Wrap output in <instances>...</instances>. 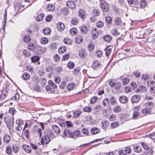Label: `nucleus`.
<instances>
[{
    "mask_svg": "<svg viewBox=\"0 0 155 155\" xmlns=\"http://www.w3.org/2000/svg\"><path fill=\"white\" fill-rule=\"evenodd\" d=\"M91 132L93 134H95L98 132V129L97 127H94L91 129Z\"/></svg>",
    "mask_w": 155,
    "mask_h": 155,
    "instance_id": "obj_41",
    "label": "nucleus"
},
{
    "mask_svg": "<svg viewBox=\"0 0 155 155\" xmlns=\"http://www.w3.org/2000/svg\"><path fill=\"white\" fill-rule=\"evenodd\" d=\"M9 112L12 115H13L16 112V111L14 108H11L9 110Z\"/></svg>",
    "mask_w": 155,
    "mask_h": 155,
    "instance_id": "obj_59",
    "label": "nucleus"
},
{
    "mask_svg": "<svg viewBox=\"0 0 155 155\" xmlns=\"http://www.w3.org/2000/svg\"><path fill=\"white\" fill-rule=\"evenodd\" d=\"M79 22V20L76 17H73L71 20V23L74 25L78 24Z\"/></svg>",
    "mask_w": 155,
    "mask_h": 155,
    "instance_id": "obj_22",
    "label": "nucleus"
},
{
    "mask_svg": "<svg viewBox=\"0 0 155 155\" xmlns=\"http://www.w3.org/2000/svg\"><path fill=\"white\" fill-rule=\"evenodd\" d=\"M67 66L68 68L72 69L74 68V64L73 62L71 61H69L67 64Z\"/></svg>",
    "mask_w": 155,
    "mask_h": 155,
    "instance_id": "obj_40",
    "label": "nucleus"
},
{
    "mask_svg": "<svg viewBox=\"0 0 155 155\" xmlns=\"http://www.w3.org/2000/svg\"><path fill=\"white\" fill-rule=\"evenodd\" d=\"M115 21L116 25H119L121 23V21L118 17H116L115 19Z\"/></svg>",
    "mask_w": 155,
    "mask_h": 155,
    "instance_id": "obj_44",
    "label": "nucleus"
},
{
    "mask_svg": "<svg viewBox=\"0 0 155 155\" xmlns=\"http://www.w3.org/2000/svg\"><path fill=\"white\" fill-rule=\"evenodd\" d=\"M102 123V128L103 129L106 128L109 125L108 122L107 121H103Z\"/></svg>",
    "mask_w": 155,
    "mask_h": 155,
    "instance_id": "obj_37",
    "label": "nucleus"
},
{
    "mask_svg": "<svg viewBox=\"0 0 155 155\" xmlns=\"http://www.w3.org/2000/svg\"><path fill=\"white\" fill-rule=\"evenodd\" d=\"M22 148L27 153H29L31 152V147L27 145H24L22 146Z\"/></svg>",
    "mask_w": 155,
    "mask_h": 155,
    "instance_id": "obj_14",
    "label": "nucleus"
},
{
    "mask_svg": "<svg viewBox=\"0 0 155 155\" xmlns=\"http://www.w3.org/2000/svg\"><path fill=\"white\" fill-rule=\"evenodd\" d=\"M94 45L93 44H89L87 46V49L90 51H92L94 49Z\"/></svg>",
    "mask_w": 155,
    "mask_h": 155,
    "instance_id": "obj_48",
    "label": "nucleus"
},
{
    "mask_svg": "<svg viewBox=\"0 0 155 155\" xmlns=\"http://www.w3.org/2000/svg\"><path fill=\"white\" fill-rule=\"evenodd\" d=\"M100 65V63L98 61H96L93 62L92 65V67L94 69L98 67Z\"/></svg>",
    "mask_w": 155,
    "mask_h": 155,
    "instance_id": "obj_26",
    "label": "nucleus"
},
{
    "mask_svg": "<svg viewBox=\"0 0 155 155\" xmlns=\"http://www.w3.org/2000/svg\"><path fill=\"white\" fill-rule=\"evenodd\" d=\"M110 33L112 34L115 36H117L119 35V33L117 31V30L116 28L111 30Z\"/></svg>",
    "mask_w": 155,
    "mask_h": 155,
    "instance_id": "obj_27",
    "label": "nucleus"
},
{
    "mask_svg": "<svg viewBox=\"0 0 155 155\" xmlns=\"http://www.w3.org/2000/svg\"><path fill=\"white\" fill-rule=\"evenodd\" d=\"M43 33L46 35H49L51 32V30L50 28H46L43 29Z\"/></svg>",
    "mask_w": 155,
    "mask_h": 155,
    "instance_id": "obj_23",
    "label": "nucleus"
},
{
    "mask_svg": "<svg viewBox=\"0 0 155 155\" xmlns=\"http://www.w3.org/2000/svg\"><path fill=\"white\" fill-rule=\"evenodd\" d=\"M109 104V100L107 98L103 99L102 101V104L104 106H107Z\"/></svg>",
    "mask_w": 155,
    "mask_h": 155,
    "instance_id": "obj_19",
    "label": "nucleus"
},
{
    "mask_svg": "<svg viewBox=\"0 0 155 155\" xmlns=\"http://www.w3.org/2000/svg\"><path fill=\"white\" fill-rule=\"evenodd\" d=\"M53 67L52 65H49L47 66L46 69V71L48 72H51L52 71Z\"/></svg>",
    "mask_w": 155,
    "mask_h": 155,
    "instance_id": "obj_58",
    "label": "nucleus"
},
{
    "mask_svg": "<svg viewBox=\"0 0 155 155\" xmlns=\"http://www.w3.org/2000/svg\"><path fill=\"white\" fill-rule=\"evenodd\" d=\"M41 42L43 44H45L48 42V39L47 38H42L41 39Z\"/></svg>",
    "mask_w": 155,
    "mask_h": 155,
    "instance_id": "obj_42",
    "label": "nucleus"
},
{
    "mask_svg": "<svg viewBox=\"0 0 155 155\" xmlns=\"http://www.w3.org/2000/svg\"><path fill=\"white\" fill-rule=\"evenodd\" d=\"M110 102L111 105H114L116 103V99L114 97H112L110 99Z\"/></svg>",
    "mask_w": 155,
    "mask_h": 155,
    "instance_id": "obj_52",
    "label": "nucleus"
},
{
    "mask_svg": "<svg viewBox=\"0 0 155 155\" xmlns=\"http://www.w3.org/2000/svg\"><path fill=\"white\" fill-rule=\"evenodd\" d=\"M119 123L117 121H114L111 125V128H114L117 127L119 125Z\"/></svg>",
    "mask_w": 155,
    "mask_h": 155,
    "instance_id": "obj_54",
    "label": "nucleus"
},
{
    "mask_svg": "<svg viewBox=\"0 0 155 155\" xmlns=\"http://www.w3.org/2000/svg\"><path fill=\"white\" fill-rule=\"evenodd\" d=\"M78 13L80 17L82 19H84L85 18V12L83 9H81L79 10Z\"/></svg>",
    "mask_w": 155,
    "mask_h": 155,
    "instance_id": "obj_17",
    "label": "nucleus"
},
{
    "mask_svg": "<svg viewBox=\"0 0 155 155\" xmlns=\"http://www.w3.org/2000/svg\"><path fill=\"white\" fill-rule=\"evenodd\" d=\"M91 35L93 38L95 39L97 38L98 36V34L97 32L96 28H95L94 30H93L91 32Z\"/></svg>",
    "mask_w": 155,
    "mask_h": 155,
    "instance_id": "obj_25",
    "label": "nucleus"
},
{
    "mask_svg": "<svg viewBox=\"0 0 155 155\" xmlns=\"http://www.w3.org/2000/svg\"><path fill=\"white\" fill-rule=\"evenodd\" d=\"M75 86V84H69L67 86V89L69 90H71Z\"/></svg>",
    "mask_w": 155,
    "mask_h": 155,
    "instance_id": "obj_50",
    "label": "nucleus"
},
{
    "mask_svg": "<svg viewBox=\"0 0 155 155\" xmlns=\"http://www.w3.org/2000/svg\"><path fill=\"white\" fill-rule=\"evenodd\" d=\"M30 74L27 73L23 74L22 76V78L25 80H28L30 78Z\"/></svg>",
    "mask_w": 155,
    "mask_h": 155,
    "instance_id": "obj_28",
    "label": "nucleus"
},
{
    "mask_svg": "<svg viewBox=\"0 0 155 155\" xmlns=\"http://www.w3.org/2000/svg\"><path fill=\"white\" fill-rule=\"evenodd\" d=\"M31 40L30 38L29 35L25 36L23 38V41L26 43L29 42Z\"/></svg>",
    "mask_w": 155,
    "mask_h": 155,
    "instance_id": "obj_45",
    "label": "nucleus"
},
{
    "mask_svg": "<svg viewBox=\"0 0 155 155\" xmlns=\"http://www.w3.org/2000/svg\"><path fill=\"white\" fill-rule=\"evenodd\" d=\"M77 30L75 28H73L70 30V33L72 35H74L77 33Z\"/></svg>",
    "mask_w": 155,
    "mask_h": 155,
    "instance_id": "obj_51",
    "label": "nucleus"
},
{
    "mask_svg": "<svg viewBox=\"0 0 155 155\" xmlns=\"http://www.w3.org/2000/svg\"><path fill=\"white\" fill-rule=\"evenodd\" d=\"M14 9L15 13H17L20 9V5L18 3H16L14 5Z\"/></svg>",
    "mask_w": 155,
    "mask_h": 155,
    "instance_id": "obj_35",
    "label": "nucleus"
},
{
    "mask_svg": "<svg viewBox=\"0 0 155 155\" xmlns=\"http://www.w3.org/2000/svg\"><path fill=\"white\" fill-rule=\"evenodd\" d=\"M6 152L7 153L10 154L12 152V150L11 147L10 146L7 147L6 150Z\"/></svg>",
    "mask_w": 155,
    "mask_h": 155,
    "instance_id": "obj_55",
    "label": "nucleus"
},
{
    "mask_svg": "<svg viewBox=\"0 0 155 155\" xmlns=\"http://www.w3.org/2000/svg\"><path fill=\"white\" fill-rule=\"evenodd\" d=\"M101 7L102 11L105 12H107L109 9L108 5L105 2L103 1L100 2Z\"/></svg>",
    "mask_w": 155,
    "mask_h": 155,
    "instance_id": "obj_4",
    "label": "nucleus"
},
{
    "mask_svg": "<svg viewBox=\"0 0 155 155\" xmlns=\"http://www.w3.org/2000/svg\"><path fill=\"white\" fill-rule=\"evenodd\" d=\"M152 32V30H146L144 31H142L143 34L144 35H147L151 33Z\"/></svg>",
    "mask_w": 155,
    "mask_h": 155,
    "instance_id": "obj_53",
    "label": "nucleus"
},
{
    "mask_svg": "<svg viewBox=\"0 0 155 155\" xmlns=\"http://www.w3.org/2000/svg\"><path fill=\"white\" fill-rule=\"evenodd\" d=\"M66 5L71 9H74L76 5L74 3L71 1H69L66 2Z\"/></svg>",
    "mask_w": 155,
    "mask_h": 155,
    "instance_id": "obj_8",
    "label": "nucleus"
},
{
    "mask_svg": "<svg viewBox=\"0 0 155 155\" xmlns=\"http://www.w3.org/2000/svg\"><path fill=\"white\" fill-rule=\"evenodd\" d=\"M91 107L90 106L85 107L83 109V110L84 112H90L91 111Z\"/></svg>",
    "mask_w": 155,
    "mask_h": 155,
    "instance_id": "obj_56",
    "label": "nucleus"
},
{
    "mask_svg": "<svg viewBox=\"0 0 155 155\" xmlns=\"http://www.w3.org/2000/svg\"><path fill=\"white\" fill-rule=\"evenodd\" d=\"M92 14L94 16H98L100 14L99 10L97 9H94L93 11Z\"/></svg>",
    "mask_w": 155,
    "mask_h": 155,
    "instance_id": "obj_38",
    "label": "nucleus"
},
{
    "mask_svg": "<svg viewBox=\"0 0 155 155\" xmlns=\"http://www.w3.org/2000/svg\"><path fill=\"white\" fill-rule=\"evenodd\" d=\"M148 137L153 140L155 139V133H153L148 135Z\"/></svg>",
    "mask_w": 155,
    "mask_h": 155,
    "instance_id": "obj_64",
    "label": "nucleus"
},
{
    "mask_svg": "<svg viewBox=\"0 0 155 155\" xmlns=\"http://www.w3.org/2000/svg\"><path fill=\"white\" fill-rule=\"evenodd\" d=\"M83 40V38L80 35H78L75 38V42L77 43H80L82 42Z\"/></svg>",
    "mask_w": 155,
    "mask_h": 155,
    "instance_id": "obj_18",
    "label": "nucleus"
},
{
    "mask_svg": "<svg viewBox=\"0 0 155 155\" xmlns=\"http://www.w3.org/2000/svg\"><path fill=\"white\" fill-rule=\"evenodd\" d=\"M31 61L32 62H36L40 60V58L38 56H34L31 58Z\"/></svg>",
    "mask_w": 155,
    "mask_h": 155,
    "instance_id": "obj_30",
    "label": "nucleus"
},
{
    "mask_svg": "<svg viewBox=\"0 0 155 155\" xmlns=\"http://www.w3.org/2000/svg\"><path fill=\"white\" fill-rule=\"evenodd\" d=\"M140 96L139 95H135L133 96L131 99V101L133 103H137L140 99Z\"/></svg>",
    "mask_w": 155,
    "mask_h": 155,
    "instance_id": "obj_9",
    "label": "nucleus"
},
{
    "mask_svg": "<svg viewBox=\"0 0 155 155\" xmlns=\"http://www.w3.org/2000/svg\"><path fill=\"white\" fill-rule=\"evenodd\" d=\"M80 133V130H76L74 131L73 133L72 131L71 133L69 132V134H68L67 135L70 136V137L76 138L78 137Z\"/></svg>",
    "mask_w": 155,
    "mask_h": 155,
    "instance_id": "obj_5",
    "label": "nucleus"
},
{
    "mask_svg": "<svg viewBox=\"0 0 155 155\" xmlns=\"http://www.w3.org/2000/svg\"><path fill=\"white\" fill-rule=\"evenodd\" d=\"M121 108L119 106H116L113 109V111L115 113H119L121 110Z\"/></svg>",
    "mask_w": 155,
    "mask_h": 155,
    "instance_id": "obj_29",
    "label": "nucleus"
},
{
    "mask_svg": "<svg viewBox=\"0 0 155 155\" xmlns=\"http://www.w3.org/2000/svg\"><path fill=\"white\" fill-rule=\"evenodd\" d=\"M16 123L18 126H22L24 124L23 121L22 120L19 119L17 120Z\"/></svg>",
    "mask_w": 155,
    "mask_h": 155,
    "instance_id": "obj_62",
    "label": "nucleus"
},
{
    "mask_svg": "<svg viewBox=\"0 0 155 155\" xmlns=\"http://www.w3.org/2000/svg\"><path fill=\"white\" fill-rule=\"evenodd\" d=\"M137 87V85L136 83L134 82H132L130 84V87L132 90H134Z\"/></svg>",
    "mask_w": 155,
    "mask_h": 155,
    "instance_id": "obj_60",
    "label": "nucleus"
},
{
    "mask_svg": "<svg viewBox=\"0 0 155 155\" xmlns=\"http://www.w3.org/2000/svg\"><path fill=\"white\" fill-rule=\"evenodd\" d=\"M80 68L79 67L74 69L73 71V73L74 74H78L79 72Z\"/></svg>",
    "mask_w": 155,
    "mask_h": 155,
    "instance_id": "obj_61",
    "label": "nucleus"
},
{
    "mask_svg": "<svg viewBox=\"0 0 155 155\" xmlns=\"http://www.w3.org/2000/svg\"><path fill=\"white\" fill-rule=\"evenodd\" d=\"M145 108L142 110L143 114L147 115L150 113L151 109L153 107L154 104L153 102L148 101L144 104Z\"/></svg>",
    "mask_w": 155,
    "mask_h": 155,
    "instance_id": "obj_1",
    "label": "nucleus"
},
{
    "mask_svg": "<svg viewBox=\"0 0 155 155\" xmlns=\"http://www.w3.org/2000/svg\"><path fill=\"white\" fill-rule=\"evenodd\" d=\"M13 151L15 153H16L18 152L19 150L18 148V146L15 144H14L12 145Z\"/></svg>",
    "mask_w": 155,
    "mask_h": 155,
    "instance_id": "obj_43",
    "label": "nucleus"
},
{
    "mask_svg": "<svg viewBox=\"0 0 155 155\" xmlns=\"http://www.w3.org/2000/svg\"><path fill=\"white\" fill-rule=\"evenodd\" d=\"M3 140L5 143H8L11 140L10 137L9 135L5 134L3 136Z\"/></svg>",
    "mask_w": 155,
    "mask_h": 155,
    "instance_id": "obj_13",
    "label": "nucleus"
},
{
    "mask_svg": "<svg viewBox=\"0 0 155 155\" xmlns=\"http://www.w3.org/2000/svg\"><path fill=\"white\" fill-rule=\"evenodd\" d=\"M53 130L56 134H59L61 132V129L57 125H53L52 127Z\"/></svg>",
    "mask_w": 155,
    "mask_h": 155,
    "instance_id": "obj_11",
    "label": "nucleus"
},
{
    "mask_svg": "<svg viewBox=\"0 0 155 155\" xmlns=\"http://www.w3.org/2000/svg\"><path fill=\"white\" fill-rule=\"evenodd\" d=\"M86 55V52L84 50H82L79 52V55L82 58H84Z\"/></svg>",
    "mask_w": 155,
    "mask_h": 155,
    "instance_id": "obj_24",
    "label": "nucleus"
},
{
    "mask_svg": "<svg viewBox=\"0 0 155 155\" xmlns=\"http://www.w3.org/2000/svg\"><path fill=\"white\" fill-rule=\"evenodd\" d=\"M62 11L63 14L64 15H67L69 13L68 10L67 8H64L62 10Z\"/></svg>",
    "mask_w": 155,
    "mask_h": 155,
    "instance_id": "obj_63",
    "label": "nucleus"
},
{
    "mask_svg": "<svg viewBox=\"0 0 155 155\" xmlns=\"http://www.w3.org/2000/svg\"><path fill=\"white\" fill-rule=\"evenodd\" d=\"M81 31L84 33H86L88 31L87 27L85 26H82L81 28Z\"/></svg>",
    "mask_w": 155,
    "mask_h": 155,
    "instance_id": "obj_46",
    "label": "nucleus"
},
{
    "mask_svg": "<svg viewBox=\"0 0 155 155\" xmlns=\"http://www.w3.org/2000/svg\"><path fill=\"white\" fill-rule=\"evenodd\" d=\"M5 122L6 123L7 126L9 129H11V127H13L14 125V118L13 117H11L9 119H6L5 117Z\"/></svg>",
    "mask_w": 155,
    "mask_h": 155,
    "instance_id": "obj_3",
    "label": "nucleus"
},
{
    "mask_svg": "<svg viewBox=\"0 0 155 155\" xmlns=\"http://www.w3.org/2000/svg\"><path fill=\"white\" fill-rule=\"evenodd\" d=\"M106 21L107 25H111V24L112 18L108 16L106 18Z\"/></svg>",
    "mask_w": 155,
    "mask_h": 155,
    "instance_id": "obj_39",
    "label": "nucleus"
},
{
    "mask_svg": "<svg viewBox=\"0 0 155 155\" xmlns=\"http://www.w3.org/2000/svg\"><path fill=\"white\" fill-rule=\"evenodd\" d=\"M64 43L68 45H70L71 44L72 41L71 39L68 38H65L63 40Z\"/></svg>",
    "mask_w": 155,
    "mask_h": 155,
    "instance_id": "obj_32",
    "label": "nucleus"
},
{
    "mask_svg": "<svg viewBox=\"0 0 155 155\" xmlns=\"http://www.w3.org/2000/svg\"><path fill=\"white\" fill-rule=\"evenodd\" d=\"M121 87V84L119 83H116L114 84V87L115 89L117 90L120 89Z\"/></svg>",
    "mask_w": 155,
    "mask_h": 155,
    "instance_id": "obj_49",
    "label": "nucleus"
},
{
    "mask_svg": "<svg viewBox=\"0 0 155 155\" xmlns=\"http://www.w3.org/2000/svg\"><path fill=\"white\" fill-rule=\"evenodd\" d=\"M56 85L52 80H49L48 82V85L45 87L47 91H49L50 93H53L55 91V89L57 88Z\"/></svg>",
    "mask_w": 155,
    "mask_h": 155,
    "instance_id": "obj_2",
    "label": "nucleus"
},
{
    "mask_svg": "<svg viewBox=\"0 0 155 155\" xmlns=\"http://www.w3.org/2000/svg\"><path fill=\"white\" fill-rule=\"evenodd\" d=\"M96 25L97 28H101L103 26L104 23L102 21H99L97 22Z\"/></svg>",
    "mask_w": 155,
    "mask_h": 155,
    "instance_id": "obj_57",
    "label": "nucleus"
},
{
    "mask_svg": "<svg viewBox=\"0 0 155 155\" xmlns=\"http://www.w3.org/2000/svg\"><path fill=\"white\" fill-rule=\"evenodd\" d=\"M44 16V14H41L37 16V17L36 18V20L38 21H41L43 20Z\"/></svg>",
    "mask_w": 155,
    "mask_h": 155,
    "instance_id": "obj_36",
    "label": "nucleus"
},
{
    "mask_svg": "<svg viewBox=\"0 0 155 155\" xmlns=\"http://www.w3.org/2000/svg\"><path fill=\"white\" fill-rule=\"evenodd\" d=\"M147 2L146 0H141L140 2V7L141 8H143L145 6Z\"/></svg>",
    "mask_w": 155,
    "mask_h": 155,
    "instance_id": "obj_34",
    "label": "nucleus"
},
{
    "mask_svg": "<svg viewBox=\"0 0 155 155\" xmlns=\"http://www.w3.org/2000/svg\"><path fill=\"white\" fill-rule=\"evenodd\" d=\"M47 9L49 11H53L54 10L55 7L53 5L49 4L48 5Z\"/></svg>",
    "mask_w": 155,
    "mask_h": 155,
    "instance_id": "obj_33",
    "label": "nucleus"
},
{
    "mask_svg": "<svg viewBox=\"0 0 155 155\" xmlns=\"http://www.w3.org/2000/svg\"><path fill=\"white\" fill-rule=\"evenodd\" d=\"M104 40L107 42H110L112 39L111 36L108 35H106L103 36Z\"/></svg>",
    "mask_w": 155,
    "mask_h": 155,
    "instance_id": "obj_16",
    "label": "nucleus"
},
{
    "mask_svg": "<svg viewBox=\"0 0 155 155\" xmlns=\"http://www.w3.org/2000/svg\"><path fill=\"white\" fill-rule=\"evenodd\" d=\"M150 83V82H148V84H149ZM154 84V85L155 84V81H152L150 82V87H151L150 89V91L151 93L155 94V87H151L152 86L151 85V84L152 85L153 84Z\"/></svg>",
    "mask_w": 155,
    "mask_h": 155,
    "instance_id": "obj_12",
    "label": "nucleus"
},
{
    "mask_svg": "<svg viewBox=\"0 0 155 155\" xmlns=\"http://www.w3.org/2000/svg\"><path fill=\"white\" fill-rule=\"evenodd\" d=\"M141 149H142L141 147L138 146H136L134 148V152L137 153H140L141 152Z\"/></svg>",
    "mask_w": 155,
    "mask_h": 155,
    "instance_id": "obj_31",
    "label": "nucleus"
},
{
    "mask_svg": "<svg viewBox=\"0 0 155 155\" xmlns=\"http://www.w3.org/2000/svg\"><path fill=\"white\" fill-rule=\"evenodd\" d=\"M119 101L122 103H125L128 101V98L126 96H121L119 98Z\"/></svg>",
    "mask_w": 155,
    "mask_h": 155,
    "instance_id": "obj_15",
    "label": "nucleus"
},
{
    "mask_svg": "<svg viewBox=\"0 0 155 155\" xmlns=\"http://www.w3.org/2000/svg\"><path fill=\"white\" fill-rule=\"evenodd\" d=\"M141 106L142 105H138L135 107L134 109V112L133 115V119H136L139 116V112L136 111V110H140V109L141 108Z\"/></svg>",
    "mask_w": 155,
    "mask_h": 155,
    "instance_id": "obj_6",
    "label": "nucleus"
},
{
    "mask_svg": "<svg viewBox=\"0 0 155 155\" xmlns=\"http://www.w3.org/2000/svg\"><path fill=\"white\" fill-rule=\"evenodd\" d=\"M82 113L81 111L78 110L74 112L73 114V117L75 118L78 117Z\"/></svg>",
    "mask_w": 155,
    "mask_h": 155,
    "instance_id": "obj_20",
    "label": "nucleus"
},
{
    "mask_svg": "<svg viewBox=\"0 0 155 155\" xmlns=\"http://www.w3.org/2000/svg\"><path fill=\"white\" fill-rule=\"evenodd\" d=\"M124 151L127 153H130L131 152V150L130 147H126L124 149Z\"/></svg>",
    "mask_w": 155,
    "mask_h": 155,
    "instance_id": "obj_47",
    "label": "nucleus"
},
{
    "mask_svg": "<svg viewBox=\"0 0 155 155\" xmlns=\"http://www.w3.org/2000/svg\"><path fill=\"white\" fill-rule=\"evenodd\" d=\"M50 141V139L47 135H45L41 139V143L43 145L44 143L46 144L48 143Z\"/></svg>",
    "mask_w": 155,
    "mask_h": 155,
    "instance_id": "obj_7",
    "label": "nucleus"
},
{
    "mask_svg": "<svg viewBox=\"0 0 155 155\" xmlns=\"http://www.w3.org/2000/svg\"><path fill=\"white\" fill-rule=\"evenodd\" d=\"M37 48V51H39L40 53H44L46 50L45 48L39 46H38Z\"/></svg>",
    "mask_w": 155,
    "mask_h": 155,
    "instance_id": "obj_21",
    "label": "nucleus"
},
{
    "mask_svg": "<svg viewBox=\"0 0 155 155\" xmlns=\"http://www.w3.org/2000/svg\"><path fill=\"white\" fill-rule=\"evenodd\" d=\"M57 27L58 30L61 31L63 30L65 26L64 24L63 23L59 22L57 24Z\"/></svg>",
    "mask_w": 155,
    "mask_h": 155,
    "instance_id": "obj_10",
    "label": "nucleus"
}]
</instances>
